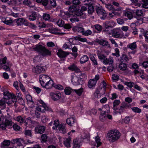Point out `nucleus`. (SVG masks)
Listing matches in <instances>:
<instances>
[{
	"label": "nucleus",
	"mask_w": 148,
	"mask_h": 148,
	"mask_svg": "<svg viewBox=\"0 0 148 148\" xmlns=\"http://www.w3.org/2000/svg\"><path fill=\"white\" fill-rule=\"evenodd\" d=\"M3 95V99L0 100V108L1 109H4L5 108L6 103L10 106L13 103H15L17 101L16 97L15 95L10 93L6 90H4Z\"/></svg>",
	"instance_id": "f257e3e1"
},
{
	"label": "nucleus",
	"mask_w": 148,
	"mask_h": 148,
	"mask_svg": "<svg viewBox=\"0 0 148 148\" xmlns=\"http://www.w3.org/2000/svg\"><path fill=\"white\" fill-rule=\"evenodd\" d=\"M38 101L40 105L38 104V107L36 108L37 111H35L34 113L35 115L37 118H39L40 115V112L38 111H40L42 112H44L46 111H51V109L49 106H47L42 100H39Z\"/></svg>",
	"instance_id": "f03ea898"
},
{
	"label": "nucleus",
	"mask_w": 148,
	"mask_h": 148,
	"mask_svg": "<svg viewBox=\"0 0 148 148\" xmlns=\"http://www.w3.org/2000/svg\"><path fill=\"white\" fill-rule=\"evenodd\" d=\"M121 134L117 130H112L107 134V137L110 142H114L117 141L120 138Z\"/></svg>",
	"instance_id": "7ed1b4c3"
},
{
	"label": "nucleus",
	"mask_w": 148,
	"mask_h": 148,
	"mask_svg": "<svg viewBox=\"0 0 148 148\" xmlns=\"http://www.w3.org/2000/svg\"><path fill=\"white\" fill-rule=\"evenodd\" d=\"M33 49L43 56H50L51 55V51L46 49L41 45H37L33 47Z\"/></svg>",
	"instance_id": "20e7f679"
},
{
	"label": "nucleus",
	"mask_w": 148,
	"mask_h": 148,
	"mask_svg": "<svg viewBox=\"0 0 148 148\" xmlns=\"http://www.w3.org/2000/svg\"><path fill=\"white\" fill-rule=\"evenodd\" d=\"M53 125L52 128L53 129L59 130L62 133L64 134L66 132V129L65 126L63 125L59 124L58 120H56L54 121H51L49 125L51 126Z\"/></svg>",
	"instance_id": "39448f33"
},
{
	"label": "nucleus",
	"mask_w": 148,
	"mask_h": 148,
	"mask_svg": "<svg viewBox=\"0 0 148 148\" xmlns=\"http://www.w3.org/2000/svg\"><path fill=\"white\" fill-rule=\"evenodd\" d=\"M77 10L76 7L74 5L70 6L68 9L69 12H65L61 14V17L64 19H66V18L70 15L75 14Z\"/></svg>",
	"instance_id": "423d86ee"
},
{
	"label": "nucleus",
	"mask_w": 148,
	"mask_h": 148,
	"mask_svg": "<svg viewBox=\"0 0 148 148\" xmlns=\"http://www.w3.org/2000/svg\"><path fill=\"white\" fill-rule=\"evenodd\" d=\"M130 107L131 105L130 104L125 102H123L121 104L120 108H118L114 112L116 114H121L125 112L126 109Z\"/></svg>",
	"instance_id": "0eeeda50"
},
{
	"label": "nucleus",
	"mask_w": 148,
	"mask_h": 148,
	"mask_svg": "<svg viewBox=\"0 0 148 148\" xmlns=\"http://www.w3.org/2000/svg\"><path fill=\"white\" fill-rule=\"evenodd\" d=\"M71 82L73 85L77 86L82 84L83 81L79 76L74 75L71 76Z\"/></svg>",
	"instance_id": "6e6552de"
},
{
	"label": "nucleus",
	"mask_w": 148,
	"mask_h": 148,
	"mask_svg": "<svg viewBox=\"0 0 148 148\" xmlns=\"http://www.w3.org/2000/svg\"><path fill=\"white\" fill-rule=\"evenodd\" d=\"M99 79V75H96L94 78L90 79L88 82V86L89 88H91L95 87L97 82V81Z\"/></svg>",
	"instance_id": "1a4fd4ad"
},
{
	"label": "nucleus",
	"mask_w": 148,
	"mask_h": 148,
	"mask_svg": "<svg viewBox=\"0 0 148 148\" xmlns=\"http://www.w3.org/2000/svg\"><path fill=\"white\" fill-rule=\"evenodd\" d=\"M12 124V122L11 120L6 119L4 122L0 124V127L3 130H5L7 127L11 126Z\"/></svg>",
	"instance_id": "9d476101"
},
{
	"label": "nucleus",
	"mask_w": 148,
	"mask_h": 148,
	"mask_svg": "<svg viewBox=\"0 0 148 148\" xmlns=\"http://www.w3.org/2000/svg\"><path fill=\"white\" fill-rule=\"evenodd\" d=\"M112 36L116 38H120L122 37L121 31L119 28H116L112 30Z\"/></svg>",
	"instance_id": "9b49d317"
},
{
	"label": "nucleus",
	"mask_w": 148,
	"mask_h": 148,
	"mask_svg": "<svg viewBox=\"0 0 148 148\" xmlns=\"http://www.w3.org/2000/svg\"><path fill=\"white\" fill-rule=\"evenodd\" d=\"M51 78L48 76L46 75H41L40 76L39 81L42 86H44Z\"/></svg>",
	"instance_id": "f8f14e48"
},
{
	"label": "nucleus",
	"mask_w": 148,
	"mask_h": 148,
	"mask_svg": "<svg viewBox=\"0 0 148 148\" xmlns=\"http://www.w3.org/2000/svg\"><path fill=\"white\" fill-rule=\"evenodd\" d=\"M45 67L40 66H37L34 67L32 69V72L36 74H39L43 73L45 71Z\"/></svg>",
	"instance_id": "ddd939ff"
},
{
	"label": "nucleus",
	"mask_w": 148,
	"mask_h": 148,
	"mask_svg": "<svg viewBox=\"0 0 148 148\" xmlns=\"http://www.w3.org/2000/svg\"><path fill=\"white\" fill-rule=\"evenodd\" d=\"M50 95L52 99L54 100H57L59 99L61 97V94L58 92H51Z\"/></svg>",
	"instance_id": "4468645a"
},
{
	"label": "nucleus",
	"mask_w": 148,
	"mask_h": 148,
	"mask_svg": "<svg viewBox=\"0 0 148 148\" xmlns=\"http://www.w3.org/2000/svg\"><path fill=\"white\" fill-rule=\"evenodd\" d=\"M97 42L101 45L110 48V45L108 41L105 39H98L97 40Z\"/></svg>",
	"instance_id": "2eb2a0df"
},
{
	"label": "nucleus",
	"mask_w": 148,
	"mask_h": 148,
	"mask_svg": "<svg viewBox=\"0 0 148 148\" xmlns=\"http://www.w3.org/2000/svg\"><path fill=\"white\" fill-rule=\"evenodd\" d=\"M49 32L52 34H66L65 33L61 32L60 29L57 27H52L49 29Z\"/></svg>",
	"instance_id": "dca6fc26"
},
{
	"label": "nucleus",
	"mask_w": 148,
	"mask_h": 148,
	"mask_svg": "<svg viewBox=\"0 0 148 148\" xmlns=\"http://www.w3.org/2000/svg\"><path fill=\"white\" fill-rule=\"evenodd\" d=\"M54 84L53 80L51 79L49 80L47 82H45V84L42 86L43 87L47 89H51L52 87L54 86Z\"/></svg>",
	"instance_id": "f3484780"
},
{
	"label": "nucleus",
	"mask_w": 148,
	"mask_h": 148,
	"mask_svg": "<svg viewBox=\"0 0 148 148\" xmlns=\"http://www.w3.org/2000/svg\"><path fill=\"white\" fill-rule=\"evenodd\" d=\"M75 118L74 115H71L66 120L67 123L70 126H73V124L75 122Z\"/></svg>",
	"instance_id": "a211bd4d"
},
{
	"label": "nucleus",
	"mask_w": 148,
	"mask_h": 148,
	"mask_svg": "<svg viewBox=\"0 0 148 148\" xmlns=\"http://www.w3.org/2000/svg\"><path fill=\"white\" fill-rule=\"evenodd\" d=\"M98 110L99 111H102L101 112L103 113L108 114L110 112V107L109 105L106 104L103 106L101 108H99Z\"/></svg>",
	"instance_id": "6ab92c4d"
},
{
	"label": "nucleus",
	"mask_w": 148,
	"mask_h": 148,
	"mask_svg": "<svg viewBox=\"0 0 148 148\" xmlns=\"http://www.w3.org/2000/svg\"><path fill=\"white\" fill-rule=\"evenodd\" d=\"M58 56L60 58H65L69 54L67 52L63 51L61 50H58L57 53Z\"/></svg>",
	"instance_id": "aec40b11"
},
{
	"label": "nucleus",
	"mask_w": 148,
	"mask_h": 148,
	"mask_svg": "<svg viewBox=\"0 0 148 148\" xmlns=\"http://www.w3.org/2000/svg\"><path fill=\"white\" fill-rule=\"evenodd\" d=\"M103 24L104 25L105 27L106 28H107L110 27L111 28L113 27L116 24L113 21H106Z\"/></svg>",
	"instance_id": "412c9836"
},
{
	"label": "nucleus",
	"mask_w": 148,
	"mask_h": 148,
	"mask_svg": "<svg viewBox=\"0 0 148 148\" xmlns=\"http://www.w3.org/2000/svg\"><path fill=\"white\" fill-rule=\"evenodd\" d=\"M45 127L44 126H38L36 127L35 130L36 133L42 134L45 131Z\"/></svg>",
	"instance_id": "4be33fe9"
},
{
	"label": "nucleus",
	"mask_w": 148,
	"mask_h": 148,
	"mask_svg": "<svg viewBox=\"0 0 148 148\" xmlns=\"http://www.w3.org/2000/svg\"><path fill=\"white\" fill-rule=\"evenodd\" d=\"M142 3L141 4L137 3L138 6L141 7L145 8H148V0H141Z\"/></svg>",
	"instance_id": "5701e85b"
},
{
	"label": "nucleus",
	"mask_w": 148,
	"mask_h": 148,
	"mask_svg": "<svg viewBox=\"0 0 148 148\" xmlns=\"http://www.w3.org/2000/svg\"><path fill=\"white\" fill-rule=\"evenodd\" d=\"M73 29L74 31H77L79 33H81L82 34L84 30V29L83 27L79 26H74L73 27Z\"/></svg>",
	"instance_id": "b1692460"
},
{
	"label": "nucleus",
	"mask_w": 148,
	"mask_h": 148,
	"mask_svg": "<svg viewBox=\"0 0 148 148\" xmlns=\"http://www.w3.org/2000/svg\"><path fill=\"white\" fill-rule=\"evenodd\" d=\"M114 62L113 58L110 57L108 59L106 57L104 61H103V63L105 64H112Z\"/></svg>",
	"instance_id": "393cba45"
},
{
	"label": "nucleus",
	"mask_w": 148,
	"mask_h": 148,
	"mask_svg": "<svg viewBox=\"0 0 148 148\" xmlns=\"http://www.w3.org/2000/svg\"><path fill=\"white\" fill-rule=\"evenodd\" d=\"M2 21L4 23L7 25H10L13 23L12 20L9 17L3 18Z\"/></svg>",
	"instance_id": "a878e982"
},
{
	"label": "nucleus",
	"mask_w": 148,
	"mask_h": 148,
	"mask_svg": "<svg viewBox=\"0 0 148 148\" xmlns=\"http://www.w3.org/2000/svg\"><path fill=\"white\" fill-rule=\"evenodd\" d=\"M16 23L18 25H21L27 23V20L23 18L18 19L16 20Z\"/></svg>",
	"instance_id": "bb28decb"
},
{
	"label": "nucleus",
	"mask_w": 148,
	"mask_h": 148,
	"mask_svg": "<svg viewBox=\"0 0 148 148\" xmlns=\"http://www.w3.org/2000/svg\"><path fill=\"white\" fill-rule=\"evenodd\" d=\"M88 60V56L86 55H84L80 58L79 61L81 64H83L87 62Z\"/></svg>",
	"instance_id": "cd10ccee"
},
{
	"label": "nucleus",
	"mask_w": 148,
	"mask_h": 148,
	"mask_svg": "<svg viewBox=\"0 0 148 148\" xmlns=\"http://www.w3.org/2000/svg\"><path fill=\"white\" fill-rule=\"evenodd\" d=\"M120 103V101L119 100H115L113 102V106L112 108L114 110V112L118 108H117V106Z\"/></svg>",
	"instance_id": "c85d7f7f"
},
{
	"label": "nucleus",
	"mask_w": 148,
	"mask_h": 148,
	"mask_svg": "<svg viewBox=\"0 0 148 148\" xmlns=\"http://www.w3.org/2000/svg\"><path fill=\"white\" fill-rule=\"evenodd\" d=\"M23 140V139L21 138H16L15 139H13L10 141V143L12 144H15L17 143V144L19 145H22L21 142Z\"/></svg>",
	"instance_id": "c756f323"
},
{
	"label": "nucleus",
	"mask_w": 148,
	"mask_h": 148,
	"mask_svg": "<svg viewBox=\"0 0 148 148\" xmlns=\"http://www.w3.org/2000/svg\"><path fill=\"white\" fill-rule=\"evenodd\" d=\"M85 3V4L86 5H88V6H92L93 7L94 5H95V3H96L95 2L91 0H85L84 1Z\"/></svg>",
	"instance_id": "7c9ffc66"
},
{
	"label": "nucleus",
	"mask_w": 148,
	"mask_h": 148,
	"mask_svg": "<svg viewBox=\"0 0 148 148\" xmlns=\"http://www.w3.org/2000/svg\"><path fill=\"white\" fill-rule=\"evenodd\" d=\"M97 53L99 59L101 60L104 61L106 58L105 56L103 54L101 53L99 51H98Z\"/></svg>",
	"instance_id": "2f4dec72"
},
{
	"label": "nucleus",
	"mask_w": 148,
	"mask_h": 148,
	"mask_svg": "<svg viewBox=\"0 0 148 148\" xmlns=\"http://www.w3.org/2000/svg\"><path fill=\"white\" fill-rule=\"evenodd\" d=\"M10 143V141L9 140H5L2 143L1 148H5V147H8Z\"/></svg>",
	"instance_id": "473e14b6"
},
{
	"label": "nucleus",
	"mask_w": 148,
	"mask_h": 148,
	"mask_svg": "<svg viewBox=\"0 0 148 148\" xmlns=\"http://www.w3.org/2000/svg\"><path fill=\"white\" fill-rule=\"evenodd\" d=\"M71 139L70 138H69L65 140L64 141V145L67 147H70V142Z\"/></svg>",
	"instance_id": "72a5a7b5"
},
{
	"label": "nucleus",
	"mask_w": 148,
	"mask_h": 148,
	"mask_svg": "<svg viewBox=\"0 0 148 148\" xmlns=\"http://www.w3.org/2000/svg\"><path fill=\"white\" fill-rule=\"evenodd\" d=\"M137 47V46L136 42L130 43L127 45V47L128 48L132 50L135 49Z\"/></svg>",
	"instance_id": "f704fd0d"
},
{
	"label": "nucleus",
	"mask_w": 148,
	"mask_h": 148,
	"mask_svg": "<svg viewBox=\"0 0 148 148\" xmlns=\"http://www.w3.org/2000/svg\"><path fill=\"white\" fill-rule=\"evenodd\" d=\"M37 15L34 12L29 16V19L31 21H34L35 20L37 17Z\"/></svg>",
	"instance_id": "c9c22d12"
},
{
	"label": "nucleus",
	"mask_w": 148,
	"mask_h": 148,
	"mask_svg": "<svg viewBox=\"0 0 148 148\" xmlns=\"http://www.w3.org/2000/svg\"><path fill=\"white\" fill-rule=\"evenodd\" d=\"M119 69L121 70L125 71L127 68L126 64L125 63L122 62L119 65Z\"/></svg>",
	"instance_id": "e433bc0d"
},
{
	"label": "nucleus",
	"mask_w": 148,
	"mask_h": 148,
	"mask_svg": "<svg viewBox=\"0 0 148 148\" xmlns=\"http://www.w3.org/2000/svg\"><path fill=\"white\" fill-rule=\"evenodd\" d=\"M93 97L94 99L99 98H100L101 95L99 93V91L98 89L96 90L95 92L93 95Z\"/></svg>",
	"instance_id": "4c0bfd02"
},
{
	"label": "nucleus",
	"mask_w": 148,
	"mask_h": 148,
	"mask_svg": "<svg viewBox=\"0 0 148 148\" xmlns=\"http://www.w3.org/2000/svg\"><path fill=\"white\" fill-rule=\"evenodd\" d=\"M136 26V24L134 23H132L130 25V27L132 28V33L134 35H136L137 34V28L135 27Z\"/></svg>",
	"instance_id": "58836bf2"
},
{
	"label": "nucleus",
	"mask_w": 148,
	"mask_h": 148,
	"mask_svg": "<svg viewBox=\"0 0 148 148\" xmlns=\"http://www.w3.org/2000/svg\"><path fill=\"white\" fill-rule=\"evenodd\" d=\"M68 68L69 70L71 71H76L78 69L77 66L74 64H73L70 65L69 66Z\"/></svg>",
	"instance_id": "ea45409f"
},
{
	"label": "nucleus",
	"mask_w": 148,
	"mask_h": 148,
	"mask_svg": "<svg viewBox=\"0 0 148 148\" xmlns=\"http://www.w3.org/2000/svg\"><path fill=\"white\" fill-rule=\"evenodd\" d=\"M106 114L103 112H101L99 116V119L101 121H103L106 119Z\"/></svg>",
	"instance_id": "a19ab883"
},
{
	"label": "nucleus",
	"mask_w": 148,
	"mask_h": 148,
	"mask_svg": "<svg viewBox=\"0 0 148 148\" xmlns=\"http://www.w3.org/2000/svg\"><path fill=\"white\" fill-rule=\"evenodd\" d=\"M87 7H88V14H92L94 11V8L92 6H88V5H86Z\"/></svg>",
	"instance_id": "79ce46f5"
},
{
	"label": "nucleus",
	"mask_w": 148,
	"mask_h": 148,
	"mask_svg": "<svg viewBox=\"0 0 148 148\" xmlns=\"http://www.w3.org/2000/svg\"><path fill=\"white\" fill-rule=\"evenodd\" d=\"M42 18L45 21H49L50 18V16L49 14L44 13L43 14Z\"/></svg>",
	"instance_id": "37998d69"
},
{
	"label": "nucleus",
	"mask_w": 148,
	"mask_h": 148,
	"mask_svg": "<svg viewBox=\"0 0 148 148\" xmlns=\"http://www.w3.org/2000/svg\"><path fill=\"white\" fill-rule=\"evenodd\" d=\"M72 91H73V90H72L69 87L66 88H65L64 89L65 94L67 95H70Z\"/></svg>",
	"instance_id": "c03bdc74"
},
{
	"label": "nucleus",
	"mask_w": 148,
	"mask_h": 148,
	"mask_svg": "<svg viewBox=\"0 0 148 148\" xmlns=\"http://www.w3.org/2000/svg\"><path fill=\"white\" fill-rule=\"evenodd\" d=\"M125 15L128 17L129 19H131L133 17L132 13L130 11H127L125 13Z\"/></svg>",
	"instance_id": "a18cd8bd"
},
{
	"label": "nucleus",
	"mask_w": 148,
	"mask_h": 148,
	"mask_svg": "<svg viewBox=\"0 0 148 148\" xmlns=\"http://www.w3.org/2000/svg\"><path fill=\"white\" fill-rule=\"evenodd\" d=\"M92 32L90 29H88L85 31L84 29L83 32L82 33V35L86 36H87L90 35L92 34Z\"/></svg>",
	"instance_id": "49530a36"
},
{
	"label": "nucleus",
	"mask_w": 148,
	"mask_h": 148,
	"mask_svg": "<svg viewBox=\"0 0 148 148\" xmlns=\"http://www.w3.org/2000/svg\"><path fill=\"white\" fill-rule=\"evenodd\" d=\"M95 140V141L97 143V147H98L101 145V143L100 142V138L97 136L96 137Z\"/></svg>",
	"instance_id": "de8ad7c7"
},
{
	"label": "nucleus",
	"mask_w": 148,
	"mask_h": 148,
	"mask_svg": "<svg viewBox=\"0 0 148 148\" xmlns=\"http://www.w3.org/2000/svg\"><path fill=\"white\" fill-rule=\"evenodd\" d=\"M115 51V53H112V55L113 56H115L116 57H119L120 56V51L119 49L117 48H116L114 49Z\"/></svg>",
	"instance_id": "09e8293b"
},
{
	"label": "nucleus",
	"mask_w": 148,
	"mask_h": 148,
	"mask_svg": "<svg viewBox=\"0 0 148 148\" xmlns=\"http://www.w3.org/2000/svg\"><path fill=\"white\" fill-rule=\"evenodd\" d=\"M125 84L130 88H132L134 86L135 83L132 82H126L125 83Z\"/></svg>",
	"instance_id": "8fccbe9b"
},
{
	"label": "nucleus",
	"mask_w": 148,
	"mask_h": 148,
	"mask_svg": "<svg viewBox=\"0 0 148 148\" xmlns=\"http://www.w3.org/2000/svg\"><path fill=\"white\" fill-rule=\"evenodd\" d=\"M73 148H79L80 145L77 139H75L73 140Z\"/></svg>",
	"instance_id": "3c124183"
},
{
	"label": "nucleus",
	"mask_w": 148,
	"mask_h": 148,
	"mask_svg": "<svg viewBox=\"0 0 148 148\" xmlns=\"http://www.w3.org/2000/svg\"><path fill=\"white\" fill-rule=\"evenodd\" d=\"M15 119L16 121L20 123H23L25 121V120L21 116L17 117Z\"/></svg>",
	"instance_id": "603ef678"
},
{
	"label": "nucleus",
	"mask_w": 148,
	"mask_h": 148,
	"mask_svg": "<svg viewBox=\"0 0 148 148\" xmlns=\"http://www.w3.org/2000/svg\"><path fill=\"white\" fill-rule=\"evenodd\" d=\"M132 110L134 112L139 113L141 112V110L137 107H134L131 108Z\"/></svg>",
	"instance_id": "864d4df0"
},
{
	"label": "nucleus",
	"mask_w": 148,
	"mask_h": 148,
	"mask_svg": "<svg viewBox=\"0 0 148 148\" xmlns=\"http://www.w3.org/2000/svg\"><path fill=\"white\" fill-rule=\"evenodd\" d=\"M136 16H143V12L141 10H137L136 12Z\"/></svg>",
	"instance_id": "5fc2aeb1"
},
{
	"label": "nucleus",
	"mask_w": 148,
	"mask_h": 148,
	"mask_svg": "<svg viewBox=\"0 0 148 148\" xmlns=\"http://www.w3.org/2000/svg\"><path fill=\"white\" fill-rule=\"evenodd\" d=\"M73 91H74L78 95L80 96L81 95L82 92H83V88H80L77 90H73Z\"/></svg>",
	"instance_id": "6e6d98bb"
},
{
	"label": "nucleus",
	"mask_w": 148,
	"mask_h": 148,
	"mask_svg": "<svg viewBox=\"0 0 148 148\" xmlns=\"http://www.w3.org/2000/svg\"><path fill=\"white\" fill-rule=\"evenodd\" d=\"M103 10L102 7H98L96 9V12L98 15L101 16V13H102Z\"/></svg>",
	"instance_id": "4d7b16f0"
},
{
	"label": "nucleus",
	"mask_w": 148,
	"mask_h": 148,
	"mask_svg": "<svg viewBox=\"0 0 148 148\" xmlns=\"http://www.w3.org/2000/svg\"><path fill=\"white\" fill-rule=\"evenodd\" d=\"M41 57L39 55H37L34 57L33 58V61L34 62H39L40 60Z\"/></svg>",
	"instance_id": "13d9d810"
},
{
	"label": "nucleus",
	"mask_w": 148,
	"mask_h": 148,
	"mask_svg": "<svg viewBox=\"0 0 148 148\" xmlns=\"http://www.w3.org/2000/svg\"><path fill=\"white\" fill-rule=\"evenodd\" d=\"M47 136L45 134H42L41 136V141L42 143L45 142L47 140Z\"/></svg>",
	"instance_id": "bf43d9fd"
},
{
	"label": "nucleus",
	"mask_w": 148,
	"mask_h": 148,
	"mask_svg": "<svg viewBox=\"0 0 148 148\" xmlns=\"http://www.w3.org/2000/svg\"><path fill=\"white\" fill-rule=\"evenodd\" d=\"M57 25L60 27H62L64 25V23L62 19L59 20L56 22Z\"/></svg>",
	"instance_id": "052dcab7"
},
{
	"label": "nucleus",
	"mask_w": 148,
	"mask_h": 148,
	"mask_svg": "<svg viewBox=\"0 0 148 148\" xmlns=\"http://www.w3.org/2000/svg\"><path fill=\"white\" fill-rule=\"evenodd\" d=\"M121 60L123 61H126L129 60V59L127 56L125 54H123L121 57Z\"/></svg>",
	"instance_id": "680f3d73"
},
{
	"label": "nucleus",
	"mask_w": 148,
	"mask_h": 148,
	"mask_svg": "<svg viewBox=\"0 0 148 148\" xmlns=\"http://www.w3.org/2000/svg\"><path fill=\"white\" fill-rule=\"evenodd\" d=\"M13 129L16 131H19L21 129L20 127L16 124L13 125Z\"/></svg>",
	"instance_id": "e2e57ef3"
},
{
	"label": "nucleus",
	"mask_w": 148,
	"mask_h": 148,
	"mask_svg": "<svg viewBox=\"0 0 148 148\" xmlns=\"http://www.w3.org/2000/svg\"><path fill=\"white\" fill-rule=\"evenodd\" d=\"M95 28L98 31H101L102 29V26L97 24L94 25Z\"/></svg>",
	"instance_id": "0e129e2a"
},
{
	"label": "nucleus",
	"mask_w": 148,
	"mask_h": 148,
	"mask_svg": "<svg viewBox=\"0 0 148 148\" xmlns=\"http://www.w3.org/2000/svg\"><path fill=\"white\" fill-rule=\"evenodd\" d=\"M38 26L41 28H44L46 27V25L43 22L40 23V22H37Z\"/></svg>",
	"instance_id": "69168bd1"
},
{
	"label": "nucleus",
	"mask_w": 148,
	"mask_h": 148,
	"mask_svg": "<svg viewBox=\"0 0 148 148\" xmlns=\"http://www.w3.org/2000/svg\"><path fill=\"white\" fill-rule=\"evenodd\" d=\"M23 3L29 6H31V2L28 0H24L23 1Z\"/></svg>",
	"instance_id": "338daca9"
},
{
	"label": "nucleus",
	"mask_w": 148,
	"mask_h": 148,
	"mask_svg": "<svg viewBox=\"0 0 148 148\" xmlns=\"http://www.w3.org/2000/svg\"><path fill=\"white\" fill-rule=\"evenodd\" d=\"M112 78L114 81H116L119 79V76L116 74H114L112 75Z\"/></svg>",
	"instance_id": "774afa93"
}]
</instances>
